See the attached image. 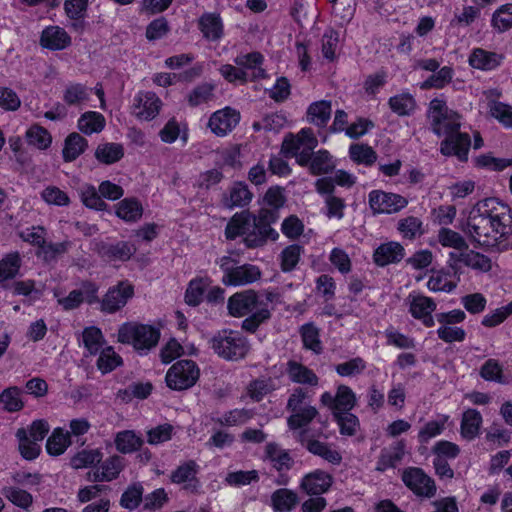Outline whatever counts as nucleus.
Returning <instances> with one entry per match:
<instances>
[{
	"instance_id": "1",
	"label": "nucleus",
	"mask_w": 512,
	"mask_h": 512,
	"mask_svg": "<svg viewBox=\"0 0 512 512\" xmlns=\"http://www.w3.org/2000/svg\"><path fill=\"white\" fill-rule=\"evenodd\" d=\"M511 226L509 207L496 198H486L473 206L461 229L472 242L492 247L510 233Z\"/></svg>"
},
{
	"instance_id": "2",
	"label": "nucleus",
	"mask_w": 512,
	"mask_h": 512,
	"mask_svg": "<svg viewBox=\"0 0 512 512\" xmlns=\"http://www.w3.org/2000/svg\"><path fill=\"white\" fill-rule=\"evenodd\" d=\"M428 118L432 131L439 137L446 136L441 142V153L445 156H457L459 160L466 161L471 139L467 133L459 132L460 115L448 109L443 100L433 99L429 104Z\"/></svg>"
},
{
	"instance_id": "3",
	"label": "nucleus",
	"mask_w": 512,
	"mask_h": 512,
	"mask_svg": "<svg viewBox=\"0 0 512 512\" xmlns=\"http://www.w3.org/2000/svg\"><path fill=\"white\" fill-rule=\"evenodd\" d=\"M278 219L279 212L275 209L261 208L257 215L250 212L235 214L225 228V235L230 240L243 236L248 248L261 247L269 239H278V232L271 227Z\"/></svg>"
},
{
	"instance_id": "4",
	"label": "nucleus",
	"mask_w": 512,
	"mask_h": 512,
	"mask_svg": "<svg viewBox=\"0 0 512 512\" xmlns=\"http://www.w3.org/2000/svg\"><path fill=\"white\" fill-rule=\"evenodd\" d=\"M210 348L226 361L244 359L250 351V343L241 332L224 329L218 331L209 341Z\"/></svg>"
},
{
	"instance_id": "5",
	"label": "nucleus",
	"mask_w": 512,
	"mask_h": 512,
	"mask_svg": "<svg viewBox=\"0 0 512 512\" xmlns=\"http://www.w3.org/2000/svg\"><path fill=\"white\" fill-rule=\"evenodd\" d=\"M160 330L147 324L126 322L118 330V341L132 345L137 351H149L156 347Z\"/></svg>"
},
{
	"instance_id": "6",
	"label": "nucleus",
	"mask_w": 512,
	"mask_h": 512,
	"mask_svg": "<svg viewBox=\"0 0 512 512\" xmlns=\"http://www.w3.org/2000/svg\"><path fill=\"white\" fill-rule=\"evenodd\" d=\"M307 392L302 388H296L289 396L286 409L291 412L287 418V425L291 430H297L309 425L318 415V411L314 406L305 405Z\"/></svg>"
},
{
	"instance_id": "7",
	"label": "nucleus",
	"mask_w": 512,
	"mask_h": 512,
	"mask_svg": "<svg viewBox=\"0 0 512 512\" xmlns=\"http://www.w3.org/2000/svg\"><path fill=\"white\" fill-rule=\"evenodd\" d=\"M200 370L192 360H179L167 371L165 381L167 386L176 391L187 390L198 381Z\"/></svg>"
},
{
	"instance_id": "8",
	"label": "nucleus",
	"mask_w": 512,
	"mask_h": 512,
	"mask_svg": "<svg viewBox=\"0 0 512 512\" xmlns=\"http://www.w3.org/2000/svg\"><path fill=\"white\" fill-rule=\"evenodd\" d=\"M461 263L466 267L482 273L489 272L492 268V262L488 256L470 250L469 247L462 252H450L448 254L447 264L457 281L460 280Z\"/></svg>"
},
{
	"instance_id": "9",
	"label": "nucleus",
	"mask_w": 512,
	"mask_h": 512,
	"mask_svg": "<svg viewBox=\"0 0 512 512\" xmlns=\"http://www.w3.org/2000/svg\"><path fill=\"white\" fill-rule=\"evenodd\" d=\"M98 290L99 287L95 283L84 281L80 288L70 291L67 296L60 297L57 291L54 292V296L63 310L71 311L77 309L84 302L89 305L99 302Z\"/></svg>"
},
{
	"instance_id": "10",
	"label": "nucleus",
	"mask_w": 512,
	"mask_h": 512,
	"mask_svg": "<svg viewBox=\"0 0 512 512\" xmlns=\"http://www.w3.org/2000/svg\"><path fill=\"white\" fill-rule=\"evenodd\" d=\"M260 307H267V303L259 300L256 291L252 289L233 294L227 302L228 312L233 317L249 315Z\"/></svg>"
},
{
	"instance_id": "11",
	"label": "nucleus",
	"mask_w": 512,
	"mask_h": 512,
	"mask_svg": "<svg viewBox=\"0 0 512 512\" xmlns=\"http://www.w3.org/2000/svg\"><path fill=\"white\" fill-rule=\"evenodd\" d=\"M133 295V286L126 281H121L110 287L103 298L99 299L100 310L104 313L113 314L122 309Z\"/></svg>"
},
{
	"instance_id": "12",
	"label": "nucleus",
	"mask_w": 512,
	"mask_h": 512,
	"mask_svg": "<svg viewBox=\"0 0 512 512\" xmlns=\"http://www.w3.org/2000/svg\"><path fill=\"white\" fill-rule=\"evenodd\" d=\"M369 205L374 214H392L404 209L408 200L399 194L373 190L369 193Z\"/></svg>"
},
{
	"instance_id": "13",
	"label": "nucleus",
	"mask_w": 512,
	"mask_h": 512,
	"mask_svg": "<svg viewBox=\"0 0 512 512\" xmlns=\"http://www.w3.org/2000/svg\"><path fill=\"white\" fill-rule=\"evenodd\" d=\"M402 481L418 496L431 498L436 493L434 481L421 468H406L402 473Z\"/></svg>"
},
{
	"instance_id": "14",
	"label": "nucleus",
	"mask_w": 512,
	"mask_h": 512,
	"mask_svg": "<svg viewBox=\"0 0 512 512\" xmlns=\"http://www.w3.org/2000/svg\"><path fill=\"white\" fill-rule=\"evenodd\" d=\"M160 98L153 92H139L134 97L132 105V113L139 119H154L161 107Z\"/></svg>"
},
{
	"instance_id": "15",
	"label": "nucleus",
	"mask_w": 512,
	"mask_h": 512,
	"mask_svg": "<svg viewBox=\"0 0 512 512\" xmlns=\"http://www.w3.org/2000/svg\"><path fill=\"white\" fill-rule=\"evenodd\" d=\"M240 114L236 110L226 107L214 112L208 122V127L217 136H225L239 123Z\"/></svg>"
},
{
	"instance_id": "16",
	"label": "nucleus",
	"mask_w": 512,
	"mask_h": 512,
	"mask_svg": "<svg viewBox=\"0 0 512 512\" xmlns=\"http://www.w3.org/2000/svg\"><path fill=\"white\" fill-rule=\"evenodd\" d=\"M332 484V475L323 470L317 469L306 474L302 478L300 488L310 496H321L329 491Z\"/></svg>"
},
{
	"instance_id": "17",
	"label": "nucleus",
	"mask_w": 512,
	"mask_h": 512,
	"mask_svg": "<svg viewBox=\"0 0 512 512\" xmlns=\"http://www.w3.org/2000/svg\"><path fill=\"white\" fill-rule=\"evenodd\" d=\"M40 45L52 51L64 50L71 45V37L62 27L48 26L41 32Z\"/></svg>"
},
{
	"instance_id": "18",
	"label": "nucleus",
	"mask_w": 512,
	"mask_h": 512,
	"mask_svg": "<svg viewBox=\"0 0 512 512\" xmlns=\"http://www.w3.org/2000/svg\"><path fill=\"white\" fill-rule=\"evenodd\" d=\"M405 256L403 246L398 242H387L377 247L373 254V260L377 266L384 267L400 262Z\"/></svg>"
},
{
	"instance_id": "19",
	"label": "nucleus",
	"mask_w": 512,
	"mask_h": 512,
	"mask_svg": "<svg viewBox=\"0 0 512 512\" xmlns=\"http://www.w3.org/2000/svg\"><path fill=\"white\" fill-rule=\"evenodd\" d=\"M299 441L311 454L319 456L331 464L338 465L342 461V456L338 451L331 449L327 443L306 438L304 432L300 433Z\"/></svg>"
},
{
	"instance_id": "20",
	"label": "nucleus",
	"mask_w": 512,
	"mask_h": 512,
	"mask_svg": "<svg viewBox=\"0 0 512 512\" xmlns=\"http://www.w3.org/2000/svg\"><path fill=\"white\" fill-rule=\"evenodd\" d=\"M198 28L209 41H218L223 36V22L217 13H204L198 20Z\"/></svg>"
},
{
	"instance_id": "21",
	"label": "nucleus",
	"mask_w": 512,
	"mask_h": 512,
	"mask_svg": "<svg viewBox=\"0 0 512 512\" xmlns=\"http://www.w3.org/2000/svg\"><path fill=\"white\" fill-rule=\"evenodd\" d=\"M260 277L261 271L257 266L244 264L236 266L234 271L230 273V277L223 278L222 281L225 285L241 286L253 283L260 279Z\"/></svg>"
},
{
	"instance_id": "22",
	"label": "nucleus",
	"mask_w": 512,
	"mask_h": 512,
	"mask_svg": "<svg viewBox=\"0 0 512 512\" xmlns=\"http://www.w3.org/2000/svg\"><path fill=\"white\" fill-rule=\"evenodd\" d=\"M264 57L260 52H251L248 54L238 55L234 62L237 66L245 70L251 71L249 77L251 80L262 79L266 77L265 70L262 68Z\"/></svg>"
},
{
	"instance_id": "23",
	"label": "nucleus",
	"mask_w": 512,
	"mask_h": 512,
	"mask_svg": "<svg viewBox=\"0 0 512 512\" xmlns=\"http://www.w3.org/2000/svg\"><path fill=\"white\" fill-rule=\"evenodd\" d=\"M286 373L297 384L317 386L319 382L318 376L311 369L294 360L287 362Z\"/></svg>"
},
{
	"instance_id": "24",
	"label": "nucleus",
	"mask_w": 512,
	"mask_h": 512,
	"mask_svg": "<svg viewBox=\"0 0 512 512\" xmlns=\"http://www.w3.org/2000/svg\"><path fill=\"white\" fill-rule=\"evenodd\" d=\"M134 247L128 242H118L116 244H103L99 248V254L108 261H127L134 254Z\"/></svg>"
},
{
	"instance_id": "25",
	"label": "nucleus",
	"mask_w": 512,
	"mask_h": 512,
	"mask_svg": "<svg viewBox=\"0 0 512 512\" xmlns=\"http://www.w3.org/2000/svg\"><path fill=\"white\" fill-rule=\"evenodd\" d=\"M266 458L278 472L290 470L294 460L288 451L281 449L278 444L268 443L265 448Z\"/></svg>"
},
{
	"instance_id": "26",
	"label": "nucleus",
	"mask_w": 512,
	"mask_h": 512,
	"mask_svg": "<svg viewBox=\"0 0 512 512\" xmlns=\"http://www.w3.org/2000/svg\"><path fill=\"white\" fill-rule=\"evenodd\" d=\"M252 196L246 184L237 182L230 188L229 194L224 196L223 204L227 208L243 207L251 202Z\"/></svg>"
},
{
	"instance_id": "27",
	"label": "nucleus",
	"mask_w": 512,
	"mask_h": 512,
	"mask_svg": "<svg viewBox=\"0 0 512 512\" xmlns=\"http://www.w3.org/2000/svg\"><path fill=\"white\" fill-rule=\"evenodd\" d=\"M87 146V140L80 134L76 132L69 134L65 139L62 151L64 161L72 162L76 160L85 151Z\"/></svg>"
},
{
	"instance_id": "28",
	"label": "nucleus",
	"mask_w": 512,
	"mask_h": 512,
	"mask_svg": "<svg viewBox=\"0 0 512 512\" xmlns=\"http://www.w3.org/2000/svg\"><path fill=\"white\" fill-rule=\"evenodd\" d=\"M501 59L502 57L494 52L477 48L470 55L469 64L476 69L492 70L500 64Z\"/></svg>"
},
{
	"instance_id": "29",
	"label": "nucleus",
	"mask_w": 512,
	"mask_h": 512,
	"mask_svg": "<svg viewBox=\"0 0 512 512\" xmlns=\"http://www.w3.org/2000/svg\"><path fill=\"white\" fill-rule=\"evenodd\" d=\"M273 509L276 512H289L299 502L298 495L287 488H280L271 495Z\"/></svg>"
},
{
	"instance_id": "30",
	"label": "nucleus",
	"mask_w": 512,
	"mask_h": 512,
	"mask_svg": "<svg viewBox=\"0 0 512 512\" xmlns=\"http://www.w3.org/2000/svg\"><path fill=\"white\" fill-rule=\"evenodd\" d=\"M114 443L120 453L129 454L140 449L144 441L135 431L124 430L116 434Z\"/></svg>"
},
{
	"instance_id": "31",
	"label": "nucleus",
	"mask_w": 512,
	"mask_h": 512,
	"mask_svg": "<svg viewBox=\"0 0 512 512\" xmlns=\"http://www.w3.org/2000/svg\"><path fill=\"white\" fill-rule=\"evenodd\" d=\"M116 207V215L126 222H136L143 214V207L136 198H125Z\"/></svg>"
},
{
	"instance_id": "32",
	"label": "nucleus",
	"mask_w": 512,
	"mask_h": 512,
	"mask_svg": "<svg viewBox=\"0 0 512 512\" xmlns=\"http://www.w3.org/2000/svg\"><path fill=\"white\" fill-rule=\"evenodd\" d=\"M332 107L331 102L321 100L312 103L307 110V117L309 122L324 127L331 117Z\"/></svg>"
},
{
	"instance_id": "33",
	"label": "nucleus",
	"mask_w": 512,
	"mask_h": 512,
	"mask_svg": "<svg viewBox=\"0 0 512 512\" xmlns=\"http://www.w3.org/2000/svg\"><path fill=\"white\" fill-rule=\"evenodd\" d=\"M482 423V416L475 409H468L463 413L461 421V435L468 440L474 439Z\"/></svg>"
},
{
	"instance_id": "34",
	"label": "nucleus",
	"mask_w": 512,
	"mask_h": 512,
	"mask_svg": "<svg viewBox=\"0 0 512 512\" xmlns=\"http://www.w3.org/2000/svg\"><path fill=\"white\" fill-rule=\"evenodd\" d=\"M78 191L82 203L87 208L98 211L107 210L108 205L101 198L99 188L96 189L95 186L91 184H83Z\"/></svg>"
},
{
	"instance_id": "35",
	"label": "nucleus",
	"mask_w": 512,
	"mask_h": 512,
	"mask_svg": "<svg viewBox=\"0 0 512 512\" xmlns=\"http://www.w3.org/2000/svg\"><path fill=\"white\" fill-rule=\"evenodd\" d=\"M104 126V116L94 111L85 112L78 120V129L87 135L101 132Z\"/></svg>"
},
{
	"instance_id": "36",
	"label": "nucleus",
	"mask_w": 512,
	"mask_h": 512,
	"mask_svg": "<svg viewBox=\"0 0 512 512\" xmlns=\"http://www.w3.org/2000/svg\"><path fill=\"white\" fill-rule=\"evenodd\" d=\"M22 390L17 386H11L0 393V406L7 412H17L24 407L21 399Z\"/></svg>"
},
{
	"instance_id": "37",
	"label": "nucleus",
	"mask_w": 512,
	"mask_h": 512,
	"mask_svg": "<svg viewBox=\"0 0 512 512\" xmlns=\"http://www.w3.org/2000/svg\"><path fill=\"white\" fill-rule=\"evenodd\" d=\"M70 444L69 433H64L63 429L56 428L47 439L46 450L52 456H59L65 452Z\"/></svg>"
},
{
	"instance_id": "38",
	"label": "nucleus",
	"mask_w": 512,
	"mask_h": 512,
	"mask_svg": "<svg viewBox=\"0 0 512 512\" xmlns=\"http://www.w3.org/2000/svg\"><path fill=\"white\" fill-rule=\"evenodd\" d=\"M123 155V146L118 143L100 144L95 150L96 159L104 164H113L119 161Z\"/></svg>"
},
{
	"instance_id": "39",
	"label": "nucleus",
	"mask_w": 512,
	"mask_h": 512,
	"mask_svg": "<svg viewBox=\"0 0 512 512\" xmlns=\"http://www.w3.org/2000/svg\"><path fill=\"white\" fill-rule=\"evenodd\" d=\"M21 259L18 253L9 254L0 260V285L6 287V282L16 277L20 270Z\"/></svg>"
},
{
	"instance_id": "40",
	"label": "nucleus",
	"mask_w": 512,
	"mask_h": 512,
	"mask_svg": "<svg viewBox=\"0 0 512 512\" xmlns=\"http://www.w3.org/2000/svg\"><path fill=\"white\" fill-rule=\"evenodd\" d=\"M404 444L399 442L391 450H383L377 461L376 470L383 472L388 468H394L403 458Z\"/></svg>"
},
{
	"instance_id": "41",
	"label": "nucleus",
	"mask_w": 512,
	"mask_h": 512,
	"mask_svg": "<svg viewBox=\"0 0 512 512\" xmlns=\"http://www.w3.org/2000/svg\"><path fill=\"white\" fill-rule=\"evenodd\" d=\"M390 109L398 116H409L416 108V101L409 93L395 95L389 99Z\"/></svg>"
},
{
	"instance_id": "42",
	"label": "nucleus",
	"mask_w": 512,
	"mask_h": 512,
	"mask_svg": "<svg viewBox=\"0 0 512 512\" xmlns=\"http://www.w3.org/2000/svg\"><path fill=\"white\" fill-rule=\"evenodd\" d=\"M16 438L19 441V452L26 460H34L38 457L41 447L37 442L28 437V432L25 428H19L16 431Z\"/></svg>"
},
{
	"instance_id": "43",
	"label": "nucleus",
	"mask_w": 512,
	"mask_h": 512,
	"mask_svg": "<svg viewBox=\"0 0 512 512\" xmlns=\"http://www.w3.org/2000/svg\"><path fill=\"white\" fill-rule=\"evenodd\" d=\"M89 98L88 88L81 83H71L63 92V100L69 106H79Z\"/></svg>"
},
{
	"instance_id": "44",
	"label": "nucleus",
	"mask_w": 512,
	"mask_h": 512,
	"mask_svg": "<svg viewBox=\"0 0 512 512\" xmlns=\"http://www.w3.org/2000/svg\"><path fill=\"white\" fill-rule=\"evenodd\" d=\"M1 493L11 503L24 510H28L33 503V496L29 492L14 486L3 487Z\"/></svg>"
},
{
	"instance_id": "45",
	"label": "nucleus",
	"mask_w": 512,
	"mask_h": 512,
	"mask_svg": "<svg viewBox=\"0 0 512 512\" xmlns=\"http://www.w3.org/2000/svg\"><path fill=\"white\" fill-rule=\"evenodd\" d=\"M438 241L444 247H449L462 252L468 248L465 238L458 232L449 229L441 228L438 232Z\"/></svg>"
},
{
	"instance_id": "46",
	"label": "nucleus",
	"mask_w": 512,
	"mask_h": 512,
	"mask_svg": "<svg viewBox=\"0 0 512 512\" xmlns=\"http://www.w3.org/2000/svg\"><path fill=\"white\" fill-rule=\"evenodd\" d=\"M333 417L337 422L342 435L354 436L357 433L360 427V422L356 415L350 412L334 411Z\"/></svg>"
},
{
	"instance_id": "47",
	"label": "nucleus",
	"mask_w": 512,
	"mask_h": 512,
	"mask_svg": "<svg viewBox=\"0 0 512 512\" xmlns=\"http://www.w3.org/2000/svg\"><path fill=\"white\" fill-rule=\"evenodd\" d=\"M300 334L305 349L311 350L316 354L321 353L322 345L319 338V330L311 323L304 324L300 328Z\"/></svg>"
},
{
	"instance_id": "48",
	"label": "nucleus",
	"mask_w": 512,
	"mask_h": 512,
	"mask_svg": "<svg viewBox=\"0 0 512 512\" xmlns=\"http://www.w3.org/2000/svg\"><path fill=\"white\" fill-rule=\"evenodd\" d=\"M350 158L358 163L371 166L377 160L376 152L366 144H353L349 148Z\"/></svg>"
},
{
	"instance_id": "49",
	"label": "nucleus",
	"mask_w": 512,
	"mask_h": 512,
	"mask_svg": "<svg viewBox=\"0 0 512 512\" xmlns=\"http://www.w3.org/2000/svg\"><path fill=\"white\" fill-rule=\"evenodd\" d=\"M83 344L90 355H95L102 351L103 335L99 328L95 326L87 327L82 333Z\"/></svg>"
},
{
	"instance_id": "50",
	"label": "nucleus",
	"mask_w": 512,
	"mask_h": 512,
	"mask_svg": "<svg viewBox=\"0 0 512 512\" xmlns=\"http://www.w3.org/2000/svg\"><path fill=\"white\" fill-rule=\"evenodd\" d=\"M215 86L210 83H203L196 86L188 95V104L197 107L214 99Z\"/></svg>"
},
{
	"instance_id": "51",
	"label": "nucleus",
	"mask_w": 512,
	"mask_h": 512,
	"mask_svg": "<svg viewBox=\"0 0 512 512\" xmlns=\"http://www.w3.org/2000/svg\"><path fill=\"white\" fill-rule=\"evenodd\" d=\"M26 138L30 145L38 149H47L52 142L50 133L38 125H34L27 130Z\"/></svg>"
},
{
	"instance_id": "52",
	"label": "nucleus",
	"mask_w": 512,
	"mask_h": 512,
	"mask_svg": "<svg viewBox=\"0 0 512 512\" xmlns=\"http://www.w3.org/2000/svg\"><path fill=\"white\" fill-rule=\"evenodd\" d=\"M449 272L438 271L434 273L428 280L427 286L433 292H451L456 286L457 282L451 281Z\"/></svg>"
},
{
	"instance_id": "53",
	"label": "nucleus",
	"mask_w": 512,
	"mask_h": 512,
	"mask_svg": "<svg viewBox=\"0 0 512 512\" xmlns=\"http://www.w3.org/2000/svg\"><path fill=\"white\" fill-rule=\"evenodd\" d=\"M356 404V396L352 389L346 385H340L336 392V410L350 412Z\"/></svg>"
},
{
	"instance_id": "54",
	"label": "nucleus",
	"mask_w": 512,
	"mask_h": 512,
	"mask_svg": "<svg viewBox=\"0 0 512 512\" xmlns=\"http://www.w3.org/2000/svg\"><path fill=\"white\" fill-rule=\"evenodd\" d=\"M143 487L141 484L129 486L122 494L120 505L130 511L136 509L142 501Z\"/></svg>"
},
{
	"instance_id": "55",
	"label": "nucleus",
	"mask_w": 512,
	"mask_h": 512,
	"mask_svg": "<svg viewBox=\"0 0 512 512\" xmlns=\"http://www.w3.org/2000/svg\"><path fill=\"white\" fill-rule=\"evenodd\" d=\"M174 433V427L169 423L160 424L146 432L147 443L158 445L169 441Z\"/></svg>"
},
{
	"instance_id": "56",
	"label": "nucleus",
	"mask_w": 512,
	"mask_h": 512,
	"mask_svg": "<svg viewBox=\"0 0 512 512\" xmlns=\"http://www.w3.org/2000/svg\"><path fill=\"white\" fill-rule=\"evenodd\" d=\"M102 459V453L98 450H82L71 459V466L74 469L98 464Z\"/></svg>"
},
{
	"instance_id": "57",
	"label": "nucleus",
	"mask_w": 512,
	"mask_h": 512,
	"mask_svg": "<svg viewBox=\"0 0 512 512\" xmlns=\"http://www.w3.org/2000/svg\"><path fill=\"white\" fill-rule=\"evenodd\" d=\"M271 317L268 307H260L242 321V329L254 333L263 322Z\"/></svg>"
},
{
	"instance_id": "58",
	"label": "nucleus",
	"mask_w": 512,
	"mask_h": 512,
	"mask_svg": "<svg viewBox=\"0 0 512 512\" xmlns=\"http://www.w3.org/2000/svg\"><path fill=\"white\" fill-rule=\"evenodd\" d=\"M492 24L500 32L510 29L512 27V4H505L495 11Z\"/></svg>"
},
{
	"instance_id": "59",
	"label": "nucleus",
	"mask_w": 512,
	"mask_h": 512,
	"mask_svg": "<svg viewBox=\"0 0 512 512\" xmlns=\"http://www.w3.org/2000/svg\"><path fill=\"white\" fill-rule=\"evenodd\" d=\"M302 247L292 244L286 247L281 253V268L284 272L292 271L299 262Z\"/></svg>"
},
{
	"instance_id": "60",
	"label": "nucleus",
	"mask_w": 512,
	"mask_h": 512,
	"mask_svg": "<svg viewBox=\"0 0 512 512\" xmlns=\"http://www.w3.org/2000/svg\"><path fill=\"white\" fill-rule=\"evenodd\" d=\"M435 309L436 304L433 299L426 296L414 297L410 303V313L417 319L427 313H432Z\"/></svg>"
},
{
	"instance_id": "61",
	"label": "nucleus",
	"mask_w": 512,
	"mask_h": 512,
	"mask_svg": "<svg viewBox=\"0 0 512 512\" xmlns=\"http://www.w3.org/2000/svg\"><path fill=\"white\" fill-rule=\"evenodd\" d=\"M333 169L330 154L320 150L313 155L310 170L314 175L326 174Z\"/></svg>"
},
{
	"instance_id": "62",
	"label": "nucleus",
	"mask_w": 512,
	"mask_h": 512,
	"mask_svg": "<svg viewBox=\"0 0 512 512\" xmlns=\"http://www.w3.org/2000/svg\"><path fill=\"white\" fill-rule=\"evenodd\" d=\"M122 363L121 357L117 355L111 347L103 349L97 360V367L103 372L108 373Z\"/></svg>"
},
{
	"instance_id": "63",
	"label": "nucleus",
	"mask_w": 512,
	"mask_h": 512,
	"mask_svg": "<svg viewBox=\"0 0 512 512\" xmlns=\"http://www.w3.org/2000/svg\"><path fill=\"white\" fill-rule=\"evenodd\" d=\"M197 473V464L195 461L190 460L183 465L179 466L171 475L173 483H185L195 479Z\"/></svg>"
},
{
	"instance_id": "64",
	"label": "nucleus",
	"mask_w": 512,
	"mask_h": 512,
	"mask_svg": "<svg viewBox=\"0 0 512 512\" xmlns=\"http://www.w3.org/2000/svg\"><path fill=\"white\" fill-rule=\"evenodd\" d=\"M339 42V34L333 29H327L322 37V54L329 61L335 59V51Z\"/></svg>"
}]
</instances>
